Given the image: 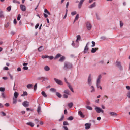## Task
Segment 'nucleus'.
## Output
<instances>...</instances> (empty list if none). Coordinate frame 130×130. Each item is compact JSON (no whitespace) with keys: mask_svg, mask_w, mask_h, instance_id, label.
Here are the masks:
<instances>
[{"mask_svg":"<svg viewBox=\"0 0 130 130\" xmlns=\"http://www.w3.org/2000/svg\"><path fill=\"white\" fill-rule=\"evenodd\" d=\"M73 67V65L71 62L68 61H65L64 62L63 69L65 70L68 71L71 69Z\"/></svg>","mask_w":130,"mask_h":130,"instance_id":"1","label":"nucleus"},{"mask_svg":"<svg viewBox=\"0 0 130 130\" xmlns=\"http://www.w3.org/2000/svg\"><path fill=\"white\" fill-rule=\"evenodd\" d=\"M102 76L101 74H100L98 76V78L96 81V86L97 88H99L101 89L102 90V87L100 85V84L101 82V79L102 77Z\"/></svg>","mask_w":130,"mask_h":130,"instance_id":"2","label":"nucleus"},{"mask_svg":"<svg viewBox=\"0 0 130 130\" xmlns=\"http://www.w3.org/2000/svg\"><path fill=\"white\" fill-rule=\"evenodd\" d=\"M92 78L91 74H90L87 79V83L89 86H91L92 84Z\"/></svg>","mask_w":130,"mask_h":130,"instance_id":"3","label":"nucleus"},{"mask_svg":"<svg viewBox=\"0 0 130 130\" xmlns=\"http://www.w3.org/2000/svg\"><path fill=\"white\" fill-rule=\"evenodd\" d=\"M95 110L98 113H100L101 112L103 113L104 112L103 110H102L100 108L98 107H96L95 108Z\"/></svg>","mask_w":130,"mask_h":130,"instance_id":"4","label":"nucleus"},{"mask_svg":"<svg viewBox=\"0 0 130 130\" xmlns=\"http://www.w3.org/2000/svg\"><path fill=\"white\" fill-rule=\"evenodd\" d=\"M116 65L119 68L120 70L122 71L123 70V68L121 65V62H120L116 61Z\"/></svg>","mask_w":130,"mask_h":130,"instance_id":"5","label":"nucleus"},{"mask_svg":"<svg viewBox=\"0 0 130 130\" xmlns=\"http://www.w3.org/2000/svg\"><path fill=\"white\" fill-rule=\"evenodd\" d=\"M89 42H87V43L86 44V45L84 47V50L83 51V52L84 54H85V53H86L87 52V51H88V50L89 48L88 47V44H89Z\"/></svg>","mask_w":130,"mask_h":130,"instance_id":"6","label":"nucleus"},{"mask_svg":"<svg viewBox=\"0 0 130 130\" xmlns=\"http://www.w3.org/2000/svg\"><path fill=\"white\" fill-rule=\"evenodd\" d=\"M54 80L56 83L58 85H63V83L60 80L56 78H54Z\"/></svg>","mask_w":130,"mask_h":130,"instance_id":"7","label":"nucleus"},{"mask_svg":"<svg viewBox=\"0 0 130 130\" xmlns=\"http://www.w3.org/2000/svg\"><path fill=\"white\" fill-rule=\"evenodd\" d=\"M29 102L27 101H25L23 103L22 105L24 107H26L29 106Z\"/></svg>","mask_w":130,"mask_h":130,"instance_id":"8","label":"nucleus"},{"mask_svg":"<svg viewBox=\"0 0 130 130\" xmlns=\"http://www.w3.org/2000/svg\"><path fill=\"white\" fill-rule=\"evenodd\" d=\"M20 8L21 10L23 11H25L26 10V7L24 5H20Z\"/></svg>","mask_w":130,"mask_h":130,"instance_id":"9","label":"nucleus"},{"mask_svg":"<svg viewBox=\"0 0 130 130\" xmlns=\"http://www.w3.org/2000/svg\"><path fill=\"white\" fill-rule=\"evenodd\" d=\"M37 112L39 114H40L41 112V106L39 104L38 107Z\"/></svg>","mask_w":130,"mask_h":130,"instance_id":"10","label":"nucleus"},{"mask_svg":"<svg viewBox=\"0 0 130 130\" xmlns=\"http://www.w3.org/2000/svg\"><path fill=\"white\" fill-rule=\"evenodd\" d=\"M85 129H88L90 128V126L91 125V124L90 123H87L85 124Z\"/></svg>","mask_w":130,"mask_h":130,"instance_id":"11","label":"nucleus"},{"mask_svg":"<svg viewBox=\"0 0 130 130\" xmlns=\"http://www.w3.org/2000/svg\"><path fill=\"white\" fill-rule=\"evenodd\" d=\"M87 27L88 30H90L92 26L89 22H87L86 23Z\"/></svg>","mask_w":130,"mask_h":130,"instance_id":"12","label":"nucleus"},{"mask_svg":"<svg viewBox=\"0 0 130 130\" xmlns=\"http://www.w3.org/2000/svg\"><path fill=\"white\" fill-rule=\"evenodd\" d=\"M84 1L85 0H80L78 5V7L79 9H80L81 8V6L83 4V3L84 2Z\"/></svg>","mask_w":130,"mask_h":130,"instance_id":"13","label":"nucleus"},{"mask_svg":"<svg viewBox=\"0 0 130 130\" xmlns=\"http://www.w3.org/2000/svg\"><path fill=\"white\" fill-rule=\"evenodd\" d=\"M4 16L3 11L0 9V18H4Z\"/></svg>","mask_w":130,"mask_h":130,"instance_id":"14","label":"nucleus"},{"mask_svg":"<svg viewBox=\"0 0 130 130\" xmlns=\"http://www.w3.org/2000/svg\"><path fill=\"white\" fill-rule=\"evenodd\" d=\"M98 48H92L91 50V52L92 53H95L97 50H98Z\"/></svg>","mask_w":130,"mask_h":130,"instance_id":"15","label":"nucleus"},{"mask_svg":"<svg viewBox=\"0 0 130 130\" xmlns=\"http://www.w3.org/2000/svg\"><path fill=\"white\" fill-rule=\"evenodd\" d=\"M96 4L95 2H94L93 4L89 6V8H91L95 7L96 6Z\"/></svg>","mask_w":130,"mask_h":130,"instance_id":"16","label":"nucleus"},{"mask_svg":"<svg viewBox=\"0 0 130 130\" xmlns=\"http://www.w3.org/2000/svg\"><path fill=\"white\" fill-rule=\"evenodd\" d=\"M27 125H29L31 127H33L34 125V124L33 123L31 122H27L26 123Z\"/></svg>","mask_w":130,"mask_h":130,"instance_id":"17","label":"nucleus"},{"mask_svg":"<svg viewBox=\"0 0 130 130\" xmlns=\"http://www.w3.org/2000/svg\"><path fill=\"white\" fill-rule=\"evenodd\" d=\"M78 114L82 118H84V115L83 114L82 112L81 111H79L78 112Z\"/></svg>","mask_w":130,"mask_h":130,"instance_id":"18","label":"nucleus"},{"mask_svg":"<svg viewBox=\"0 0 130 130\" xmlns=\"http://www.w3.org/2000/svg\"><path fill=\"white\" fill-rule=\"evenodd\" d=\"M65 57L64 56H62L59 59V61L60 62H63L65 59Z\"/></svg>","mask_w":130,"mask_h":130,"instance_id":"19","label":"nucleus"},{"mask_svg":"<svg viewBox=\"0 0 130 130\" xmlns=\"http://www.w3.org/2000/svg\"><path fill=\"white\" fill-rule=\"evenodd\" d=\"M44 70L46 71H48L50 70V68L49 67L47 66H45L44 68Z\"/></svg>","mask_w":130,"mask_h":130,"instance_id":"20","label":"nucleus"},{"mask_svg":"<svg viewBox=\"0 0 130 130\" xmlns=\"http://www.w3.org/2000/svg\"><path fill=\"white\" fill-rule=\"evenodd\" d=\"M33 85L32 84H29L27 85V87L28 89H30L32 88Z\"/></svg>","mask_w":130,"mask_h":130,"instance_id":"21","label":"nucleus"},{"mask_svg":"<svg viewBox=\"0 0 130 130\" xmlns=\"http://www.w3.org/2000/svg\"><path fill=\"white\" fill-rule=\"evenodd\" d=\"M63 92L64 93L66 94H67L68 95H69L70 94V91L69 90H65Z\"/></svg>","mask_w":130,"mask_h":130,"instance_id":"22","label":"nucleus"},{"mask_svg":"<svg viewBox=\"0 0 130 130\" xmlns=\"http://www.w3.org/2000/svg\"><path fill=\"white\" fill-rule=\"evenodd\" d=\"M91 89L90 91L92 93L95 92V89L94 87L93 86H91Z\"/></svg>","mask_w":130,"mask_h":130,"instance_id":"23","label":"nucleus"},{"mask_svg":"<svg viewBox=\"0 0 130 130\" xmlns=\"http://www.w3.org/2000/svg\"><path fill=\"white\" fill-rule=\"evenodd\" d=\"M77 39L76 40V42H77L78 41H79L81 39V37L80 35H79L77 36Z\"/></svg>","mask_w":130,"mask_h":130,"instance_id":"24","label":"nucleus"},{"mask_svg":"<svg viewBox=\"0 0 130 130\" xmlns=\"http://www.w3.org/2000/svg\"><path fill=\"white\" fill-rule=\"evenodd\" d=\"M41 94L42 95L45 97H47V95L44 91H43L41 92Z\"/></svg>","mask_w":130,"mask_h":130,"instance_id":"25","label":"nucleus"},{"mask_svg":"<svg viewBox=\"0 0 130 130\" xmlns=\"http://www.w3.org/2000/svg\"><path fill=\"white\" fill-rule=\"evenodd\" d=\"M73 105V103L72 102H71L69 103L68 104V106L70 108H72Z\"/></svg>","mask_w":130,"mask_h":130,"instance_id":"26","label":"nucleus"},{"mask_svg":"<svg viewBox=\"0 0 130 130\" xmlns=\"http://www.w3.org/2000/svg\"><path fill=\"white\" fill-rule=\"evenodd\" d=\"M56 95L57 97H58L59 98H60L61 97V95L59 92H56Z\"/></svg>","mask_w":130,"mask_h":130,"instance_id":"27","label":"nucleus"},{"mask_svg":"<svg viewBox=\"0 0 130 130\" xmlns=\"http://www.w3.org/2000/svg\"><path fill=\"white\" fill-rule=\"evenodd\" d=\"M61 56V55L59 53L57 54L54 58L55 59L58 58Z\"/></svg>","mask_w":130,"mask_h":130,"instance_id":"28","label":"nucleus"},{"mask_svg":"<svg viewBox=\"0 0 130 130\" xmlns=\"http://www.w3.org/2000/svg\"><path fill=\"white\" fill-rule=\"evenodd\" d=\"M13 104H16L17 102V98H13Z\"/></svg>","mask_w":130,"mask_h":130,"instance_id":"29","label":"nucleus"},{"mask_svg":"<svg viewBox=\"0 0 130 130\" xmlns=\"http://www.w3.org/2000/svg\"><path fill=\"white\" fill-rule=\"evenodd\" d=\"M14 98H17L19 94L17 92H15L14 93Z\"/></svg>","mask_w":130,"mask_h":130,"instance_id":"30","label":"nucleus"},{"mask_svg":"<svg viewBox=\"0 0 130 130\" xmlns=\"http://www.w3.org/2000/svg\"><path fill=\"white\" fill-rule=\"evenodd\" d=\"M44 12L45 13L48 14L49 15H50V13L48 11V10L46 9H44Z\"/></svg>","mask_w":130,"mask_h":130,"instance_id":"31","label":"nucleus"},{"mask_svg":"<svg viewBox=\"0 0 130 130\" xmlns=\"http://www.w3.org/2000/svg\"><path fill=\"white\" fill-rule=\"evenodd\" d=\"M86 107L87 109L90 110H92V108L91 107L88 106H86Z\"/></svg>","mask_w":130,"mask_h":130,"instance_id":"32","label":"nucleus"},{"mask_svg":"<svg viewBox=\"0 0 130 130\" xmlns=\"http://www.w3.org/2000/svg\"><path fill=\"white\" fill-rule=\"evenodd\" d=\"M27 93L25 91L24 92L23 94L21 95V96H27Z\"/></svg>","mask_w":130,"mask_h":130,"instance_id":"33","label":"nucleus"},{"mask_svg":"<svg viewBox=\"0 0 130 130\" xmlns=\"http://www.w3.org/2000/svg\"><path fill=\"white\" fill-rule=\"evenodd\" d=\"M1 94L2 96L3 99L6 98V96L4 92L2 93Z\"/></svg>","mask_w":130,"mask_h":130,"instance_id":"34","label":"nucleus"},{"mask_svg":"<svg viewBox=\"0 0 130 130\" xmlns=\"http://www.w3.org/2000/svg\"><path fill=\"white\" fill-rule=\"evenodd\" d=\"M37 83H36L34 86V90L36 91L37 88Z\"/></svg>","mask_w":130,"mask_h":130,"instance_id":"35","label":"nucleus"},{"mask_svg":"<svg viewBox=\"0 0 130 130\" xmlns=\"http://www.w3.org/2000/svg\"><path fill=\"white\" fill-rule=\"evenodd\" d=\"M110 114L111 116H116L117 115V114L114 112H111L110 113Z\"/></svg>","mask_w":130,"mask_h":130,"instance_id":"36","label":"nucleus"},{"mask_svg":"<svg viewBox=\"0 0 130 130\" xmlns=\"http://www.w3.org/2000/svg\"><path fill=\"white\" fill-rule=\"evenodd\" d=\"M13 3H17L18 4H20V2L18 1H17V0H13Z\"/></svg>","mask_w":130,"mask_h":130,"instance_id":"37","label":"nucleus"},{"mask_svg":"<svg viewBox=\"0 0 130 130\" xmlns=\"http://www.w3.org/2000/svg\"><path fill=\"white\" fill-rule=\"evenodd\" d=\"M5 89L3 87H0V91L1 92H4L5 91Z\"/></svg>","mask_w":130,"mask_h":130,"instance_id":"38","label":"nucleus"},{"mask_svg":"<svg viewBox=\"0 0 130 130\" xmlns=\"http://www.w3.org/2000/svg\"><path fill=\"white\" fill-rule=\"evenodd\" d=\"M100 39L101 40H104L106 39V37L104 36H102L101 37Z\"/></svg>","mask_w":130,"mask_h":130,"instance_id":"39","label":"nucleus"},{"mask_svg":"<svg viewBox=\"0 0 130 130\" xmlns=\"http://www.w3.org/2000/svg\"><path fill=\"white\" fill-rule=\"evenodd\" d=\"M49 57V56L47 55H42V57L43 59L48 58Z\"/></svg>","mask_w":130,"mask_h":130,"instance_id":"40","label":"nucleus"},{"mask_svg":"<svg viewBox=\"0 0 130 130\" xmlns=\"http://www.w3.org/2000/svg\"><path fill=\"white\" fill-rule=\"evenodd\" d=\"M35 123L36 124H37L39 122V120L38 119H35Z\"/></svg>","mask_w":130,"mask_h":130,"instance_id":"41","label":"nucleus"},{"mask_svg":"<svg viewBox=\"0 0 130 130\" xmlns=\"http://www.w3.org/2000/svg\"><path fill=\"white\" fill-rule=\"evenodd\" d=\"M127 96L129 98H130V91H129L127 92Z\"/></svg>","mask_w":130,"mask_h":130,"instance_id":"42","label":"nucleus"},{"mask_svg":"<svg viewBox=\"0 0 130 130\" xmlns=\"http://www.w3.org/2000/svg\"><path fill=\"white\" fill-rule=\"evenodd\" d=\"M43 77H39L37 78V79L39 80H43Z\"/></svg>","mask_w":130,"mask_h":130,"instance_id":"43","label":"nucleus"},{"mask_svg":"<svg viewBox=\"0 0 130 130\" xmlns=\"http://www.w3.org/2000/svg\"><path fill=\"white\" fill-rule=\"evenodd\" d=\"M73 119V117L72 116L69 117L68 118V120H72Z\"/></svg>","mask_w":130,"mask_h":130,"instance_id":"44","label":"nucleus"},{"mask_svg":"<svg viewBox=\"0 0 130 130\" xmlns=\"http://www.w3.org/2000/svg\"><path fill=\"white\" fill-rule=\"evenodd\" d=\"M76 13H76V11H73V12H72L71 13V14L72 16H74V15H75L76 14Z\"/></svg>","mask_w":130,"mask_h":130,"instance_id":"45","label":"nucleus"},{"mask_svg":"<svg viewBox=\"0 0 130 130\" xmlns=\"http://www.w3.org/2000/svg\"><path fill=\"white\" fill-rule=\"evenodd\" d=\"M63 125H69V124L67 121H64L63 122Z\"/></svg>","mask_w":130,"mask_h":130,"instance_id":"46","label":"nucleus"},{"mask_svg":"<svg viewBox=\"0 0 130 130\" xmlns=\"http://www.w3.org/2000/svg\"><path fill=\"white\" fill-rule=\"evenodd\" d=\"M50 91L53 92H55L56 91V90L54 88H51L50 89Z\"/></svg>","mask_w":130,"mask_h":130,"instance_id":"47","label":"nucleus"},{"mask_svg":"<svg viewBox=\"0 0 130 130\" xmlns=\"http://www.w3.org/2000/svg\"><path fill=\"white\" fill-rule=\"evenodd\" d=\"M11 7L10 6L8 7L7 8V10L9 12L11 10Z\"/></svg>","mask_w":130,"mask_h":130,"instance_id":"48","label":"nucleus"},{"mask_svg":"<svg viewBox=\"0 0 130 130\" xmlns=\"http://www.w3.org/2000/svg\"><path fill=\"white\" fill-rule=\"evenodd\" d=\"M64 118V116H63V115H62L61 116V118L59 120V121H61Z\"/></svg>","mask_w":130,"mask_h":130,"instance_id":"49","label":"nucleus"},{"mask_svg":"<svg viewBox=\"0 0 130 130\" xmlns=\"http://www.w3.org/2000/svg\"><path fill=\"white\" fill-rule=\"evenodd\" d=\"M21 17V15L20 14H19L18 15L17 18V20H19L20 19Z\"/></svg>","mask_w":130,"mask_h":130,"instance_id":"50","label":"nucleus"},{"mask_svg":"<svg viewBox=\"0 0 130 130\" xmlns=\"http://www.w3.org/2000/svg\"><path fill=\"white\" fill-rule=\"evenodd\" d=\"M92 45L91 46L92 47H93L95 46V43L94 42L92 41Z\"/></svg>","mask_w":130,"mask_h":130,"instance_id":"51","label":"nucleus"},{"mask_svg":"<svg viewBox=\"0 0 130 130\" xmlns=\"http://www.w3.org/2000/svg\"><path fill=\"white\" fill-rule=\"evenodd\" d=\"M48 78L47 77H43V80H42V82L43 81H45V80H48Z\"/></svg>","mask_w":130,"mask_h":130,"instance_id":"52","label":"nucleus"},{"mask_svg":"<svg viewBox=\"0 0 130 130\" xmlns=\"http://www.w3.org/2000/svg\"><path fill=\"white\" fill-rule=\"evenodd\" d=\"M98 63H99L101 64H103L104 63V61L103 60H102L99 61L98 62Z\"/></svg>","mask_w":130,"mask_h":130,"instance_id":"53","label":"nucleus"},{"mask_svg":"<svg viewBox=\"0 0 130 130\" xmlns=\"http://www.w3.org/2000/svg\"><path fill=\"white\" fill-rule=\"evenodd\" d=\"M8 74L10 77V79L12 80H13V76L9 73H8Z\"/></svg>","mask_w":130,"mask_h":130,"instance_id":"54","label":"nucleus"},{"mask_svg":"<svg viewBox=\"0 0 130 130\" xmlns=\"http://www.w3.org/2000/svg\"><path fill=\"white\" fill-rule=\"evenodd\" d=\"M3 69L5 70H9V68L7 67H4Z\"/></svg>","mask_w":130,"mask_h":130,"instance_id":"55","label":"nucleus"},{"mask_svg":"<svg viewBox=\"0 0 130 130\" xmlns=\"http://www.w3.org/2000/svg\"><path fill=\"white\" fill-rule=\"evenodd\" d=\"M79 18V15L78 14H77L76 15V16L75 19V20H78Z\"/></svg>","mask_w":130,"mask_h":130,"instance_id":"56","label":"nucleus"},{"mask_svg":"<svg viewBox=\"0 0 130 130\" xmlns=\"http://www.w3.org/2000/svg\"><path fill=\"white\" fill-rule=\"evenodd\" d=\"M120 26L121 27L123 26V24L122 22L121 21H120Z\"/></svg>","mask_w":130,"mask_h":130,"instance_id":"57","label":"nucleus"},{"mask_svg":"<svg viewBox=\"0 0 130 130\" xmlns=\"http://www.w3.org/2000/svg\"><path fill=\"white\" fill-rule=\"evenodd\" d=\"M48 58H49V59L50 60H52L54 58V57L53 56H49Z\"/></svg>","mask_w":130,"mask_h":130,"instance_id":"58","label":"nucleus"},{"mask_svg":"<svg viewBox=\"0 0 130 130\" xmlns=\"http://www.w3.org/2000/svg\"><path fill=\"white\" fill-rule=\"evenodd\" d=\"M23 69L24 70H27L28 69V67H26V66H24V67H23Z\"/></svg>","mask_w":130,"mask_h":130,"instance_id":"59","label":"nucleus"},{"mask_svg":"<svg viewBox=\"0 0 130 130\" xmlns=\"http://www.w3.org/2000/svg\"><path fill=\"white\" fill-rule=\"evenodd\" d=\"M96 16L97 19L99 20L100 19V17L98 15L97 13L96 14Z\"/></svg>","mask_w":130,"mask_h":130,"instance_id":"60","label":"nucleus"},{"mask_svg":"<svg viewBox=\"0 0 130 130\" xmlns=\"http://www.w3.org/2000/svg\"><path fill=\"white\" fill-rule=\"evenodd\" d=\"M64 128V130H68V129L66 126H64L63 127Z\"/></svg>","mask_w":130,"mask_h":130,"instance_id":"61","label":"nucleus"},{"mask_svg":"<svg viewBox=\"0 0 130 130\" xmlns=\"http://www.w3.org/2000/svg\"><path fill=\"white\" fill-rule=\"evenodd\" d=\"M69 2H67L66 5V8L67 9L68 8L69 5Z\"/></svg>","mask_w":130,"mask_h":130,"instance_id":"62","label":"nucleus"},{"mask_svg":"<svg viewBox=\"0 0 130 130\" xmlns=\"http://www.w3.org/2000/svg\"><path fill=\"white\" fill-rule=\"evenodd\" d=\"M39 24L38 23H37L36 24V25L35 26V28L36 29H37L38 27V26H39Z\"/></svg>","mask_w":130,"mask_h":130,"instance_id":"63","label":"nucleus"},{"mask_svg":"<svg viewBox=\"0 0 130 130\" xmlns=\"http://www.w3.org/2000/svg\"><path fill=\"white\" fill-rule=\"evenodd\" d=\"M126 89L128 90H130V86H126Z\"/></svg>","mask_w":130,"mask_h":130,"instance_id":"64","label":"nucleus"}]
</instances>
